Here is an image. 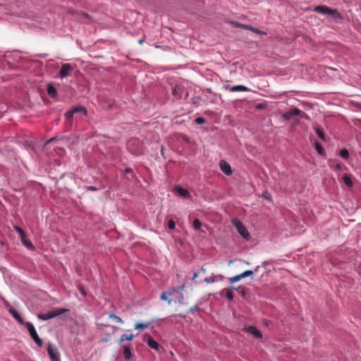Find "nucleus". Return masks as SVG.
I'll use <instances>...</instances> for the list:
<instances>
[{
    "label": "nucleus",
    "mask_w": 361,
    "mask_h": 361,
    "mask_svg": "<svg viewBox=\"0 0 361 361\" xmlns=\"http://www.w3.org/2000/svg\"><path fill=\"white\" fill-rule=\"evenodd\" d=\"M184 288V285L173 288L163 293L161 295L160 299L161 300H167L169 305H171L172 302L181 305L183 303L184 295L183 291Z\"/></svg>",
    "instance_id": "1"
},
{
    "label": "nucleus",
    "mask_w": 361,
    "mask_h": 361,
    "mask_svg": "<svg viewBox=\"0 0 361 361\" xmlns=\"http://www.w3.org/2000/svg\"><path fill=\"white\" fill-rule=\"evenodd\" d=\"M232 224L235 228L238 233L246 240H249L250 239V235L248 232L246 227L243 224V223L238 219H233Z\"/></svg>",
    "instance_id": "2"
},
{
    "label": "nucleus",
    "mask_w": 361,
    "mask_h": 361,
    "mask_svg": "<svg viewBox=\"0 0 361 361\" xmlns=\"http://www.w3.org/2000/svg\"><path fill=\"white\" fill-rule=\"evenodd\" d=\"M25 325L26 328L27 329V330L30 334V336L35 341L36 344L38 346L42 347L43 345L42 340L39 337L33 324L30 322H27L25 323Z\"/></svg>",
    "instance_id": "3"
},
{
    "label": "nucleus",
    "mask_w": 361,
    "mask_h": 361,
    "mask_svg": "<svg viewBox=\"0 0 361 361\" xmlns=\"http://www.w3.org/2000/svg\"><path fill=\"white\" fill-rule=\"evenodd\" d=\"M66 311H67V310H66V309H56V310H54L51 312H49L48 313L39 314L37 317L39 319L46 321L49 319L54 318L56 316L61 315L63 313L66 312Z\"/></svg>",
    "instance_id": "4"
},
{
    "label": "nucleus",
    "mask_w": 361,
    "mask_h": 361,
    "mask_svg": "<svg viewBox=\"0 0 361 361\" xmlns=\"http://www.w3.org/2000/svg\"><path fill=\"white\" fill-rule=\"evenodd\" d=\"M300 116L301 118H305L307 116L305 113L301 111L299 109L293 108V109L286 111V113H284L283 115V118L285 120H290L293 116Z\"/></svg>",
    "instance_id": "5"
},
{
    "label": "nucleus",
    "mask_w": 361,
    "mask_h": 361,
    "mask_svg": "<svg viewBox=\"0 0 361 361\" xmlns=\"http://www.w3.org/2000/svg\"><path fill=\"white\" fill-rule=\"evenodd\" d=\"M47 352L51 361H61L59 353L54 345H48Z\"/></svg>",
    "instance_id": "6"
},
{
    "label": "nucleus",
    "mask_w": 361,
    "mask_h": 361,
    "mask_svg": "<svg viewBox=\"0 0 361 361\" xmlns=\"http://www.w3.org/2000/svg\"><path fill=\"white\" fill-rule=\"evenodd\" d=\"M138 144H139V141L137 140L131 139L130 140H129L128 142L127 147L131 152V153H133V154L139 155L142 153L141 147H137L136 149H133V146L138 145Z\"/></svg>",
    "instance_id": "7"
},
{
    "label": "nucleus",
    "mask_w": 361,
    "mask_h": 361,
    "mask_svg": "<svg viewBox=\"0 0 361 361\" xmlns=\"http://www.w3.org/2000/svg\"><path fill=\"white\" fill-rule=\"evenodd\" d=\"M73 71V66L69 63H64L62 65L59 75L61 78L68 77L71 72Z\"/></svg>",
    "instance_id": "8"
},
{
    "label": "nucleus",
    "mask_w": 361,
    "mask_h": 361,
    "mask_svg": "<svg viewBox=\"0 0 361 361\" xmlns=\"http://www.w3.org/2000/svg\"><path fill=\"white\" fill-rule=\"evenodd\" d=\"M245 331L249 334H251L255 338H262V334L254 326H249L245 328Z\"/></svg>",
    "instance_id": "9"
},
{
    "label": "nucleus",
    "mask_w": 361,
    "mask_h": 361,
    "mask_svg": "<svg viewBox=\"0 0 361 361\" xmlns=\"http://www.w3.org/2000/svg\"><path fill=\"white\" fill-rule=\"evenodd\" d=\"M219 166L221 170L227 176L231 175L232 171L231 167L228 163L224 160H221L219 162Z\"/></svg>",
    "instance_id": "10"
},
{
    "label": "nucleus",
    "mask_w": 361,
    "mask_h": 361,
    "mask_svg": "<svg viewBox=\"0 0 361 361\" xmlns=\"http://www.w3.org/2000/svg\"><path fill=\"white\" fill-rule=\"evenodd\" d=\"M225 89L228 90L231 92H247L249 91V89L242 85H235V86H230V85H226Z\"/></svg>",
    "instance_id": "11"
},
{
    "label": "nucleus",
    "mask_w": 361,
    "mask_h": 361,
    "mask_svg": "<svg viewBox=\"0 0 361 361\" xmlns=\"http://www.w3.org/2000/svg\"><path fill=\"white\" fill-rule=\"evenodd\" d=\"M329 15L336 22H338L343 19L341 14L338 11L337 9L331 8L330 13Z\"/></svg>",
    "instance_id": "12"
},
{
    "label": "nucleus",
    "mask_w": 361,
    "mask_h": 361,
    "mask_svg": "<svg viewBox=\"0 0 361 361\" xmlns=\"http://www.w3.org/2000/svg\"><path fill=\"white\" fill-rule=\"evenodd\" d=\"M183 92V87L180 85H176L172 91L173 95L177 98L180 99L182 97V94Z\"/></svg>",
    "instance_id": "13"
},
{
    "label": "nucleus",
    "mask_w": 361,
    "mask_h": 361,
    "mask_svg": "<svg viewBox=\"0 0 361 361\" xmlns=\"http://www.w3.org/2000/svg\"><path fill=\"white\" fill-rule=\"evenodd\" d=\"M314 11L319 13L329 15L331 8L326 6H318L314 8Z\"/></svg>",
    "instance_id": "14"
},
{
    "label": "nucleus",
    "mask_w": 361,
    "mask_h": 361,
    "mask_svg": "<svg viewBox=\"0 0 361 361\" xmlns=\"http://www.w3.org/2000/svg\"><path fill=\"white\" fill-rule=\"evenodd\" d=\"M9 313L20 324H25L23 319L20 317V315L14 309L11 308L8 310Z\"/></svg>",
    "instance_id": "15"
},
{
    "label": "nucleus",
    "mask_w": 361,
    "mask_h": 361,
    "mask_svg": "<svg viewBox=\"0 0 361 361\" xmlns=\"http://www.w3.org/2000/svg\"><path fill=\"white\" fill-rule=\"evenodd\" d=\"M20 238H21L22 243L25 246H26L30 250H35V247L32 244V243L27 240L25 234L24 235L21 236Z\"/></svg>",
    "instance_id": "16"
},
{
    "label": "nucleus",
    "mask_w": 361,
    "mask_h": 361,
    "mask_svg": "<svg viewBox=\"0 0 361 361\" xmlns=\"http://www.w3.org/2000/svg\"><path fill=\"white\" fill-rule=\"evenodd\" d=\"M147 344L149 345V346L151 348L154 349V350H158L159 348V343L155 340H154L152 337H149L147 338Z\"/></svg>",
    "instance_id": "17"
},
{
    "label": "nucleus",
    "mask_w": 361,
    "mask_h": 361,
    "mask_svg": "<svg viewBox=\"0 0 361 361\" xmlns=\"http://www.w3.org/2000/svg\"><path fill=\"white\" fill-rule=\"evenodd\" d=\"M134 338V336L132 333L124 334L119 338V343H121L124 341H131Z\"/></svg>",
    "instance_id": "18"
},
{
    "label": "nucleus",
    "mask_w": 361,
    "mask_h": 361,
    "mask_svg": "<svg viewBox=\"0 0 361 361\" xmlns=\"http://www.w3.org/2000/svg\"><path fill=\"white\" fill-rule=\"evenodd\" d=\"M47 93L50 97L53 98H55L56 97V90L55 87L51 84H49L47 86Z\"/></svg>",
    "instance_id": "19"
},
{
    "label": "nucleus",
    "mask_w": 361,
    "mask_h": 361,
    "mask_svg": "<svg viewBox=\"0 0 361 361\" xmlns=\"http://www.w3.org/2000/svg\"><path fill=\"white\" fill-rule=\"evenodd\" d=\"M176 190L181 197H188L190 195L189 192L181 187H176Z\"/></svg>",
    "instance_id": "20"
},
{
    "label": "nucleus",
    "mask_w": 361,
    "mask_h": 361,
    "mask_svg": "<svg viewBox=\"0 0 361 361\" xmlns=\"http://www.w3.org/2000/svg\"><path fill=\"white\" fill-rule=\"evenodd\" d=\"M150 322L147 323H137L135 324V329L139 331H142L147 329L150 326Z\"/></svg>",
    "instance_id": "21"
},
{
    "label": "nucleus",
    "mask_w": 361,
    "mask_h": 361,
    "mask_svg": "<svg viewBox=\"0 0 361 361\" xmlns=\"http://www.w3.org/2000/svg\"><path fill=\"white\" fill-rule=\"evenodd\" d=\"M123 355L126 360H130L132 357L131 350L127 345H123Z\"/></svg>",
    "instance_id": "22"
},
{
    "label": "nucleus",
    "mask_w": 361,
    "mask_h": 361,
    "mask_svg": "<svg viewBox=\"0 0 361 361\" xmlns=\"http://www.w3.org/2000/svg\"><path fill=\"white\" fill-rule=\"evenodd\" d=\"M72 111L74 114H75V113H82L83 114H87V111H86L85 108L82 106H76L74 109H73Z\"/></svg>",
    "instance_id": "23"
},
{
    "label": "nucleus",
    "mask_w": 361,
    "mask_h": 361,
    "mask_svg": "<svg viewBox=\"0 0 361 361\" xmlns=\"http://www.w3.org/2000/svg\"><path fill=\"white\" fill-rule=\"evenodd\" d=\"M343 182L348 187H352L353 186L352 180H351L350 177L348 175H345L343 176Z\"/></svg>",
    "instance_id": "24"
},
{
    "label": "nucleus",
    "mask_w": 361,
    "mask_h": 361,
    "mask_svg": "<svg viewBox=\"0 0 361 361\" xmlns=\"http://www.w3.org/2000/svg\"><path fill=\"white\" fill-rule=\"evenodd\" d=\"M109 318L114 320L116 323H121V324L123 323V321L122 320V319L121 317L115 315L113 313L109 314Z\"/></svg>",
    "instance_id": "25"
},
{
    "label": "nucleus",
    "mask_w": 361,
    "mask_h": 361,
    "mask_svg": "<svg viewBox=\"0 0 361 361\" xmlns=\"http://www.w3.org/2000/svg\"><path fill=\"white\" fill-rule=\"evenodd\" d=\"M339 155L344 159H347L349 157V152L348 149H342L340 152Z\"/></svg>",
    "instance_id": "26"
},
{
    "label": "nucleus",
    "mask_w": 361,
    "mask_h": 361,
    "mask_svg": "<svg viewBox=\"0 0 361 361\" xmlns=\"http://www.w3.org/2000/svg\"><path fill=\"white\" fill-rule=\"evenodd\" d=\"M226 293V296L229 300H232L233 299V294L231 290L224 289L221 293Z\"/></svg>",
    "instance_id": "27"
},
{
    "label": "nucleus",
    "mask_w": 361,
    "mask_h": 361,
    "mask_svg": "<svg viewBox=\"0 0 361 361\" xmlns=\"http://www.w3.org/2000/svg\"><path fill=\"white\" fill-rule=\"evenodd\" d=\"M316 133H317V135L319 137V138L322 140H323V141L326 140V137H325L324 133V132L322 131V129H320L319 128H316Z\"/></svg>",
    "instance_id": "28"
},
{
    "label": "nucleus",
    "mask_w": 361,
    "mask_h": 361,
    "mask_svg": "<svg viewBox=\"0 0 361 361\" xmlns=\"http://www.w3.org/2000/svg\"><path fill=\"white\" fill-rule=\"evenodd\" d=\"M202 226V223L200 222V221L197 219H195L193 221V227L195 228V229H200Z\"/></svg>",
    "instance_id": "29"
},
{
    "label": "nucleus",
    "mask_w": 361,
    "mask_h": 361,
    "mask_svg": "<svg viewBox=\"0 0 361 361\" xmlns=\"http://www.w3.org/2000/svg\"><path fill=\"white\" fill-rule=\"evenodd\" d=\"M315 147H316L317 152L319 154H323V153H324L323 149L322 147V145L318 142H315Z\"/></svg>",
    "instance_id": "30"
},
{
    "label": "nucleus",
    "mask_w": 361,
    "mask_h": 361,
    "mask_svg": "<svg viewBox=\"0 0 361 361\" xmlns=\"http://www.w3.org/2000/svg\"><path fill=\"white\" fill-rule=\"evenodd\" d=\"M235 25L236 27H242V28H244L245 30H250V27H252L250 25H245V24H241L240 23H235Z\"/></svg>",
    "instance_id": "31"
},
{
    "label": "nucleus",
    "mask_w": 361,
    "mask_h": 361,
    "mask_svg": "<svg viewBox=\"0 0 361 361\" xmlns=\"http://www.w3.org/2000/svg\"><path fill=\"white\" fill-rule=\"evenodd\" d=\"M250 30L252 31L253 32L258 34V35H267V33L265 32L258 30L257 28H255L253 27H250Z\"/></svg>",
    "instance_id": "32"
},
{
    "label": "nucleus",
    "mask_w": 361,
    "mask_h": 361,
    "mask_svg": "<svg viewBox=\"0 0 361 361\" xmlns=\"http://www.w3.org/2000/svg\"><path fill=\"white\" fill-rule=\"evenodd\" d=\"M253 273L254 272L252 270H247V271L243 272L242 274H240V276L242 278H245L247 276H252L253 274Z\"/></svg>",
    "instance_id": "33"
},
{
    "label": "nucleus",
    "mask_w": 361,
    "mask_h": 361,
    "mask_svg": "<svg viewBox=\"0 0 361 361\" xmlns=\"http://www.w3.org/2000/svg\"><path fill=\"white\" fill-rule=\"evenodd\" d=\"M241 279H243V278L241 277L240 274L236 275L230 279V283H233L237 282V281H240Z\"/></svg>",
    "instance_id": "34"
},
{
    "label": "nucleus",
    "mask_w": 361,
    "mask_h": 361,
    "mask_svg": "<svg viewBox=\"0 0 361 361\" xmlns=\"http://www.w3.org/2000/svg\"><path fill=\"white\" fill-rule=\"evenodd\" d=\"M73 115H74V113L73 112V111H72V110H71V111H67V112L66 113L65 116H66V118L68 121H71V120L72 119V118H73Z\"/></svg>",
    "instance_id": "35"
},
{
    "label": "nucleus",
    "mask_w": 361,
    "mask_h": 361,
    "mask_svg": "<svg viewBox=\"0 0 361 361\" xmlns=\"http://www.w3.org/2000/svg\"><path fill=\"white\" fill-rule=\"evenodd\" d=\"M195 122L197 124H203L205 122V119L202 117H198L195 119Z\"/></svg>",
    "instance_id": "36"
},
{
    "label": "nucleus",
    "mask_w": 361,
    "mask_h": 361,
    "mask_svg": "<svg viewBox=\"0 0 361 361\" xmlns=\"http://www.w3.org/2000/svg\"><path fill=\"white\" fill-rule=\"evenodd\" d=\"M175 226H176V224H175L174 221H173V220H172V219H171V220L169 221V225H168L169 228L170 229H173V228H175Z\"/></svg>",
    "instance_id": "37"
},
{
    "label": "nucleus",
    "mask_w": 361,
    "mask_h": 361,
    "mask_svg": "<svg viewBox=\"0 0 361 361\" xmlns=\"http://www.w3.org/2000/svg\"><path fill=\"white\" fill-rule=\"evenodd\" d=\"M16 231L20 234V237L24 235L25 234V233L23 231V229H21L20 227L18 226H16Z\"/></svg>",
    "instance_id": "38"
},
{
    "label": "nucleus",
    "mask_w": 361,
    "mask_h": 361,
    "mask_svg": "<svg viewBox=\"0 0 361 361\" xmlns=\"http://www.w3.org/2000/svg\"><path fill=\"white\" fill-rule=\"evenodd\" d=\"M204 281L207 283H214V282H215V279L214 278H212V277H208V278H206L204 280Z\"/></svg>",
    "instance_id": "39"
},
{
    "label": "nucleus",
    "mask_w": 361,
    "mask_h": 361,
    "mask_svg": "<svg viewBox=\"0 0 361 361\" xmlns=\"http://www.w3.org/2000/svg\"><path fill=\"white\" fill-rule=\"evenodd\" d=\"M199 310H200V308H199L198 305H195L190 308V312H192L194 311H197Z\"/></svg>",
    "instance_id": "40"
},
{
    "label": "nucleus",
    "mask_w": 361,
    "mask_h": 361,
    "mask_svg": "<svg viewBox=\"0 0 361 361\" xmlns=\"http://www.w3.org/2000/svg\"><path fill=\"white\" fill-rule=\"evenodd\" d=\"M97 190V188L94 186H89L87 188V190H90V191H96Z\"/></svg>",
    "instance_id": "41"
},
{
    "label": "nucleus",
    "mask_w": 361,
    "mask_h": 361,
    "mask_svg": "<svg viewBox=\"0 0 361 361\" xmlns=\"http://www.w3.org/2000/svg\"><path fill=\"white\" fill-rule=\"evenodd\" d=\"M240 293L243 296H245L246 295V291L245 289L240 290Z\"/></svg>",
    "instance_id": "42"
},
{
    "label": "nucleus",
    "mask_w": 361,
    "mask_h": 361,
    "mask_svg": "<svg viewBox=\"0 0 361 361\" xmlns=\"http://www.w3.org/2000/svg\"><path fill=\"white\" fill-rule=\"evenodd\" d=\"M80 292H81V293H82V294H83L84 295H86V293H85V291L84 288H81L80 289Z\"/></svg>",
    "instance_id": "43"
},
{
    "label": "nucleus",
    "mask_w": 361,
    "mask_h": 361,
    "mask_svg": "<svg viewBox=\"0 0 361 361\" xmlns=\"http://www.w3.org/2000/svg\"><path fill=\"white\" fill-rule=\"evenodd\" d=\"M54 140H55V138H51V139H49V140L47 142V143H46V144L47 145V144H49V143L51 142H52V141H54Z\"/></svg>",
    "instance_id": "44"
},
{
    "label": "nucleus",
    "mask_w": 361,
    "mask_h": 361,
    "mask_svg": "<svg viewBox=\"0 0 361 361\" xmlns=\"http://www.w3.org/2000/svg\"><path fill=\"white\" fill-rule=\"evenodd\" d=\"M197 276H198L196 272H195L193 274L192 280L195 279L197 277Z\"/></svg>",
    "instance_id": "45"
},
{
    "label": "nucleus",
    "mask_w": 361,
    "mask_h": 361,
    "mask_svg": "<svg viewBox=\"0 0 361 361\" xmlns=\"http://www.w3.org/2000/svg\"><path fill=\"white\" fill-rule=\"evenodd\" d=\"M126 173H129L132 172V169H131L128 168V169H126Z\"/></svg>",
    "instance_id": "46"
},
{
    "label": "nucleus",
    "mask_w": 361,
    "mask_h": 361,
    "mask_svg": "<svg viewBox=\"0 0 361 361\" xmlns=\"http://www.w3.org/2000/svg\"><path fill=\"white\" fill-rule=\"evenodd\" d=\"M82 16L87 18H90V16L87 13H82Z\"/></svg>",
    "instance_id": "47"
},
{
    "label": "nucleus",
    "mask_w": 361,
    "mask_h": 361,
    "mask_svg": "<svg viewBox=\"0 0 361 361\" xmlns=\"http://www.w3.org/2000/svg\"><path fill=\"white\" fill-rule=\"evenodd\" d=\"M201 270H202V271L203 273H205V272H206V269H205V268H204V267H202V268H201Z\"/></svg>",
    "instance_id": "48"
},
{
    "label": "nucleus",
    "mask_w": 361,
    "mask_h": 361,
    "mask_svg": "<svg viewBox=\"0 0 361 361\" xmlns=\"http://www.w3.org/2000/svg\"><path fill=\"white\" fill-rule=\"evenodd\" d=\"M336 167L337 169H341V165L339 164H338Z\"/></svg>",
    "instance_id": "49"
},
{
    "label": "nucleus",
    "mask_w": 361,
    "mask_h": 361,
    "mask_svg": "<svg viewBox=\"0 0 361 361\" xmlns=\"http://www.w3.org/2000/svg\"><path fill=\"white\" fill-rule=\"evenodd\" d=\"M143 42H144V39H140V40H139V43H140V44H142V43H143Z\"/></svg>",
    "instance_id": "50"
},
{
    "label": "nucleus",
    "mask_w": 361,
    "mask_h": 361,
    "mask_svg": "<svg viewBox=\"0 0 361 361\" xmlns=\"http://www.w3.org/2000/svg\"><path fill=\"white\" fill-rule=\"evenodd\" d=\"M175 298H180V294H177Z\"/></svg>",
    "instance_id": "51"
},
{
    "label": "nucleus",
    "mask_w": 361,
    "mask_h": 361,
    "mask_svg": "<svg viewBox=\"0 0 361 361\" xmlns=\"http://www.w3.org/2000/svg\"><path fill=\"white\" fill-rule=\"evenodd\" d=\"M233 289L238 290V288H236V287H233Z\"/></svg>",
    "instance_id": "52"
},
{
    "label": "nucleus",
    "mask_w": 361,
    "mask_h": 361,
    "mask_svg": "<svg viewBox=\"0 0 361 361\" xmlns=\"http://www.w3.org/2000/svg\"><path fill=\"white\" fill-rule=\"evenodd\" d=\"M46 56H47V54H44V55H42V57H45Z\"/></svg>",
    "instance_id": "53"
}]
</instances>
